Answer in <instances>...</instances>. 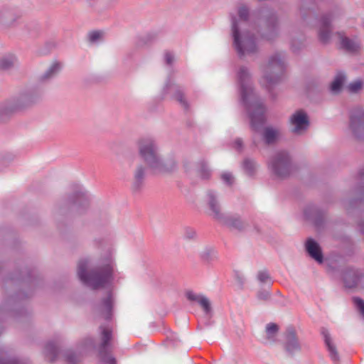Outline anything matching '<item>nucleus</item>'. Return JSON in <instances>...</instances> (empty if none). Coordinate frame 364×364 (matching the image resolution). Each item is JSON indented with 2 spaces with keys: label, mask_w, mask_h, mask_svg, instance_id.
<instances>
[{
  "label": "nucleus",
  "mask_w": 364,
  "mask_h": 364,
  "mask_svg": "<svg viewBox=\"0 0 364 364\" xmlns=\"http://www.w3.org/2000/svg\"><path fill=\"white\" fill-rule=\"evenodd\" d=\"M200 172L201 176L204 178H208L210 174L207 165L204 162L200 164Z\"/></svg>",
  "instance_id": "58836bf2"
},
{
  "label": "nucleus",
  "mask_w": 364,
  "mask_h": 364,
  "mask_svg": "<svg viewBox=\"0 0 364 364\" xmlns=\"http://www.w3.org/2000/svg\"><path fill=\"white\" fill-rule=\"evenodd\" d=\"M240 18L242 21H247L249 16L248 9L244 6H240L238 9Z\"/></svg>",
  "instance_id": "4c0bfd02"
},
{
  "label": "nucleus",
  "mask_w": 364,
  "mask_h": 364,
  "mask_svg": "<svg viewBox=\"0 0 364 364\" xmlns=\"http://www.w3.org/2000/svg\"><path fill=\"white\" fill-rule=\"evenodd\" d=\"M361 200H364V194H363V196H362V198H360Z\"/></svg>",
  "instance_id": "3c124183"
},
{
  "label": "nucleus",
  "mask_w": 364,
  "mask_h": 364,
  "mask_svg": "<svg viewBox=\"0 0 364 364\" xmlns=\"http://www.w3.org/2000/svg\"><path fill=\"white\" fill-rule=\"evenodd\" d=\"M360 175L361 176H364V172H363V171H360Z\"/></svg>",
  "instance_id": "8fccbe9b"
},
{
  "label": "nucleus",
  "mask_w": 364,
  "mask_h": 364,
  "mask_svg": "<svg viewBox=\"0 0 364 364\" xmlns=\"http://www.w3.org/2000/svg\"><path fill=\"white\" fill-rule=\"evenodd\" d=\"M278 326L274 323H268L266 326L267 333L270 336H274L278 331Z\"/></svg>",
  "instance_id": "c9c22d12"
},
{
  "label": "nucleus",
  "mask_w": 364,
  "mask_h": 364,
  "mask_svg": "<svg viewBox=\"0 0 364 364\" xmlns=\"http://www.w3.org/2000/svg\"><path fill=\"white\" fill-rule=\"evenodd\" d=\"M306 250L309 255L317 262L322 263L323 254L319 245L313 239L309 238L306 242Z\"/></svg>",
  "instance_id": "4468645a"
},
{
  "label": "nucleus",
  "mask_w": 364,
  "mask_h": 364,
  "mask_svg": "<svg viewBox=\"0 0 364 364\" xmlns=\"http://www.w3.org/2000/svg\"><path fill=\"white\" fill-rule=\"evenodd\" d=\"M236 149L240 150L242 146V141L240 139H237L235 141Z\"/></svg>",
  "instance_id": "a18cd8bd"
},
{
  "label": "nucleus",
  "mask_w": 364,
  "mask_h": 364,
  "mask_svg": "<svg viewBox=\"0 0 364 364\" xmlns=\"http://www.w3.org/2000/svg\"><path fill=\"white\" fill-rule=\"evenodd\" d=\"M350 127L357 138L364 134V112L360 108L352 110L350 116Z\"/></svg>",
  "instance_id": "9d476101"
},
{
  "label": "nucleus",
  "mask_w": 364,
  "mask_h": 364,
  "mask_svg": "<svg viewBox=\"0 0 364 364\" xmlns=\"http://www.w3.org/2000/svg\"><path fill=\"white\" fill-rule=\"evenodd\" d=\"M113 296L111 292H109L107 296L102 299L100 306V311L101 314L105 319H110L112 315L113 309Z\"/></svg>",
  "instance_id": "2eb2a0df"
},
{
  "label": "nucleus",
  "mask_w": 364,
  "mask_h": 364,
  "mask_svg": "<svg viewBox=\"0 0 364 364\" xmlns=\"http://www.w3.org/2000/svg\"><path fill=\"white\" fill-rule=\"evenodd\" d=\"M101 343L99 346V356L102 360L107 364H116L115 359L108 353L109 341L112 339V331L107 327H100Z\"/></svg>",
  "instance_id": "6e6552de"
},
{
  "label": "nucleus",
  "mask_w": 364,
  "mask_h": 364,
  "mask_svg": "<svg viewBox=\"0 0 364 364\" xmlns=\"http://www.w3.org/2000/svg\"><path fill=\"white\" fill-rule=\"evenodd\" d=\"M237 75L242 100L249 113L251 126L253 129L257 131L264 122V106L253 90L247 69L241 67Z\"/></svg>",
  "instance_id": "f257e3e1"
},
{
  "label": "nucleus",
  "mask_w": 364,
  "mask_h": 364,
  "mask_svg": "<svg viewBox=\"0 0 364 364\" xmlns=\"http://www.w3.org/2000/svg\"><path fill=\"white\" fill-rule=\"evenodd\" d=\"M344 80L345 76L341 73L338 74L331 85V90L333 92H338L341 90Z\"/></svg>",
  "instance_id": "393cba45"
},
{
  "label": "nucleus",
  "mask_w": 364,
  "mask_h": 364,
  "mask_svg": "<svg viewBox=\"0 0 364 364\" xmlns=\"http://www.w3.org/2000/svg\"><path fill=\"white\" fill-rule=\"evenodd\" d=\"M285 350L289 354H294L301 349L300 343L296 337V331L293 328H289L287 330L285 336Z\"/></svg>",
  "instance_id": "f8f14e48"
},
{
  "label": "nucleus",
  "mask_w": 364,
  "mask_h": 364,
  "mask_svg": "<svg viewBox=\"0 0 364 364\" xmlns=\"http://www.w3.org/2000/svg\"><path fill=\"white\" fill-rule=\"evenodd\" d=\"M289 122L291 127V132L295 134H301L307 129L309 125L308 117L303 110L295 112L291 116Z\"/></svg>",
  "instance_id": "1a4fd4ad"
},
{
  "label": "nucleus",
  "mask_w": 364,
  "mask_h": 364,
  "mask_svg": "<svg viewBox=\"0 0 364 364\" xmlns=\"http://www.w3.org/2000/svg\"><path fill=\"white\" fill-rule=\"evenodd\" d=\"M257 279L261 283L269 284L272 282L269 277V274L266 270L259 271L257 274Z\"/></svg>",
  "instance_id": "473e14b6"
},
{
  "label": "nucleus",
  "mask_w": 364,
  "mask_h": 364,
  "mask_svg": "<svg viewBox=\"0 0 364 364\" xmlns=\"http://www.w3.org/2000/svg\"><path fill=\"white\" fill-rule=\"evenodd\" d=\"M337 36L341 41V47L346 50L350 53H355L360 50V43L358 41L350 39L341 33H338Z\"/></svg>",
  "instance_id": "dca6fc26"
},
{
  "label": "nucleus",
  "mask_w": 364,
  "mask_h": 364,
  "mask_svg": "<svg viewBox=\"0 0 364 364\" xmlns=\"http://www.w3.org/2000/svg\"><path fill=\"white\" fill-rule=\"evenodd\" d=\"M363 87V82L357 80L349 84L348 89L350 92L355 93L360 90Z\"/></svg>",
  "instance_id": "2f4dec72"
},
{
  "label": "nucleus",
  "mask_w": 364,
  "mask_h": 364,
  "mask_svg": "<svg viewBox=\"0 0 364 364\" xmlns=\"http://www.w3.org/2000/svg\"><path fill=\"white\" fill-rule=\"evenodd\" d=\"M291 49L294 52H296L297 50V49L294 47V44H291Z\"/></svg>",
  "instance_id": "de8ad7c7"
},
{
  "label": "nucleus",
  "mask_w": 364,
  "mask_h": 364,
  "mask_svg": "<svg viewBox=\"0 0 364 364\" xmlns=\"http://www.w3.org/2000/svg\"><path fill=\"white\" fill-rule=\"evenodd\" d=\"M279 134L278 129L268 127L264 129L263 138L266 144H270L276 141Z\"/></svg>",
  "instance_id": "aec40b11"
},
{
  "label": "nucleus",
  "mask_w": 364,
  "mask_h": 364,
  "mask_svg": "<svg viewBox=\"0 0 364 364\" xmlns=\"http://www.w3.org/2000/svg\"><path fill=\"white\" fill-rule=\"evenodd\" d=\"M70 203L79 207L85 208L89 205V197L86 193L78 191L69 198Z\"/></svg>",
  "instance_id": "a211bd4d"
},
{
  "label": "nucleus",
  "mask_w": 364,
  "mask_h": 364,
  "mask_svg": "<svg viewBox=\"0 0 364 364\" xmlns=\"http://www.w3.org/2000/svg\"><path fill=\"white\" fill-rule=\"evenodd\" d=\"M201 258L203 262L209 264L212 262L216 257L213 251L206 250L202 253Z\"/></svg>",
  "instance_id": "c756f323"
},
{
  "label": "nucleus",
  "mask_w": 364,
  "mask_h": 364,
  "mask_svg": "<svg viewBox=\"0 0 364 364\" xmlns=\"http://www.w3.org/2000/svg\"><path fill=\"white\" fill-rule=\"evenodd\" d=\"M232 31L235 47L240 55L254 53L257 50L255 38L247 34L240 33L239 26L235 17L232 18Z\"/></svg>",
  "instance_id": "39448f33"
},
{
  "label": "nucleus",
  "mask_w": 364,
  "mask_h": 364,
  "mask_svg": "<svg viewBox=\"0 0 364 364\" xmlns=\"http://www.w3.org/2000/svg\"><path fill=\"white\" fill-rule=\"evenodd\" d=\"M356 282H357V278H356V277H355V278L353 279V285H354V284H356Z\"/></svg>",
  "instance_id": "09e8293b"
},
{
  "label": "nucleus",
  "mask_w": 364,
  "mask_h": 364,
  "mask_svg": "<svg viewBox=\"0 0 364 364\" xmlns=\"http://www.w3.org/2000/svg\"><path fill=\"white\" fill-rule=\"evenodd\" d=\"M331 20L332 14H326L323 16L318 21V38L323 43H328L330 39L332 31L331 25Z\"/></svg>",
  "instance_id": "9b49d317"
},
{
  "label": "nucleus",
  "mask_w": 364,
  "mask_h": 364,
  "mask_svg": "<svg viewBox=\"0 0 364 364\" xmlns=\"http://www.w3.org/2000/svg\"><path fill=\"white\" fill-rule=\"evenodd\" d=\"M198 304L201 306L205 314H210L211 312V306L208 298L203 296Z\"/></svg>",
  "instance_id": "c85d7f7f"
},
{
  "label": "nucleus",
  "mask_w": 364,
  "mask_h": 364,
  "mask_svg": "<svg viewBox=\"0 0 364 364\" xmlns=\"http://www.w3.org/2000/svg\"><path fill=\"white\" fill-rule=\"evenodd\" d=\"M140 156L146 161L154 174L170 173L176 169V164L173 160L163 161L158 154V147L151 137H143L138 141Z\"/></svg>",
  "instance_id": "7ed1b4c3"
},
{
  "label": "nucleus",
  "mask_w": 364,
  "mask_h": 364,
  "mask_svg": "<svg viewBox=\"0 0 364 364\" xmlns=\"http://www.w3.org/2000/svg\"><path fill=\"white\" fill-rule=\"evenodd\" d=\"M62 67V63L57 60L53 62L47 70V80L56 76L60 72Z\"/></svg>",
  "instance_id": "5701e85b"
},
{
  "label": "nucleus",
  "mask_w": 364,
  "mask_h": 364,
  "mask_svg": "<svg viewBox=\"0 0 364 364\" xmlns=\"http://www.w3.org/2000/svg\"><path fill=\"white\" fill-rule=\"evenodd\" d=\"M89 261L80 259L77 264V275L82 282L92 289L104 287L112 279L114 264L110 256L102 259L100 263L87 272Z\"/></svg>",
  "instance_id": "f03ea898"
},
{
  "label": "nucleus",
  "mask_w": 364,
  "mask_h": 364,
  "mask_svg": "<svg viewBox=\"0 0 364 364\" xmlns=\"http://www.w3.org/2000/svg\"><path fill=\"white\" fill-rule=\"evenodd\" d=\"M321 332L323 336L324 343H325V345H326L327 350L329 353L331 359L332 360V361L333 363L338 364L339 363V360H340L339 355L337 351L336 346L333 343V341L331 338V336H330L328 331L326 328H323L321 329Z\"/></svg>",
  "instance_id": "ddd939ff"
},
{
  "label": "nucleus",
  "mask_w": 364,
  "mask_h": 364,
  "mask_svg": "<svg viewBox=\"0 0 364 364\" xmlns=\"http://www.w3.org/2000/svg\"><path fill=\"white\" fill-rule=\"evenodd\" d=\"M14 62L15 59L11 56L4 58L0 60V68L8 69L14 65Z\"/></svg>",
  "instance_id": "7c9ffc66"
},
{
  "label": "nucleus",
  "mask_w": 364,
  "mask_h": 364,
  "mask_svg": "<svg viewBox=\"0 0 364 364\" xmlns=\"http://www.w3.org/2000/svg\"><path fill=\"white\" fill-rule=\"evenodd\" d=\"M360 230L364 235V221L359 223Z\"/></svg>",
  "instance_id": "49530a36"
},
{
  "label": "nucleus",
  "mask_w": 364,
  "mask_h": 364,
  "mask_svg": "<svg viewBox=\"0 0 364 364\" xmlns=\"http://www.w3.org/2000/svg\"><path fill=\"white\" fill-rule=\"evenodd\" d=\"M183 236L188 240H193L196 237V232L193 228L187 227L184 229Z\"/></svg>",
  "instance_id": "f704fd0d"
},
{
  "label": "nucleus",
  "mask_w": 364,
  "mask_h": 364,
  "mask_svg": "<svg viewBox=\"0 0 364 364\" xmlns=\"http://www.w3.org/2000/svg\"><path fill=\"white\" fill-rule=\"evenodd\" d=\"M319 211L315 208H306L304 211V215L307 219L314 220L316 225H319V222L317 220L315 217L318 215Z\"/></svg>",
  "instance_id": "cd10ccee"
},
{
  "label": "nucleus",
  "mask_w": 364,
  "mask_h": 364,
  "mask_svg": "<svg viewBox=\"0 0 364 364\" xmlns=\"http://www.w3.org/2000/svg\"><path fill=\"white\" fill-rule=\"evenodd\" d=\"M174 98L186 111L189 110V104L185 97L184 92L178 87L175 88Z\"/></svg>",
  "instance_id": "4be33fe9"
},
{
  "label": "nucleus",
  "mask_w": 364,
  "mask_h": 364,
  "mask_svg": "<svg viewBox=\"0 0 364 364\" xmlns=\"http://www.w3.org/2000/svg\"><path fill=\"white\" fill-rule=\"evenodd\" d=\"M205 202L210 211V215L218 223L224 221L225 213L223 212L218 195L214 191H207Z\"/></svg>",
  "instance_id": "0eeeda50"
},
{
  "label": "nucleus",
  "mask_w": 364,
  "mask_h": 364,
  "mask_svg": "<svg viewBox=\"0 0 364 364\" xmlns=\"http://www.w3.org/2000/svg\"><path fill=\"white\" fill-rule=\"evenodd\" d=\"M221 177L222 179L228 185H231L233 183V176L230 173H224Z\"/></svg>",
  "instance_id": "a19ab883"
},
{
  "label": "nucleus",
  "mask_w": 364,
  "mask_h": 364,
  "mask_svg": "<svg viewBox=\"0 0 364 364\" xmlns=\"http://www.w3.org/2000/svg\"><path fill=\"white\" fill-rule=\"evenodd\" d=\"M242 166L245 173L250 176H253L257 171V164L255 161L250 159L244 160Z\"/></svg>",
  "instance_id": "b1692460"
},
{
  "label": "nucleus",
  "mask_w": 364,
  "mask_h": 364,
  "mask_svg": "<svg viewBox=\"0 0 364 364\" xmlns=\"http://www.w3.org/2000/svg\"><path fill=\"white\" fill-rule=\"evenodd\" d=\"M220 224L228 226L230 228L235 230H242L245 227V223L239 216L225 215L224 221H220Z\"/></svg>",
  "instance_id": "f3484780"
},
{
  "label": "nucleus",
  "mask_w": 364,
  "mask_h": 364,
  "mask_svg": "<svg viewBox=\"0 0 364 364\" xmlns=\"http://www.w3.org/2000/svg\"><path fill=\"white\" fill-rule=\"evenodd\" d=\"M65 360L70 364H77L81 360V354L69 350L65 354Z\"/></svg>",
  "instance_id": "bb28decb"
},
{
  "label": "nucleus",
  "mask_w": 364,
  "mask_h": 364,
  "mask_svg": "<svg viewBox=\"0 0 364 364\" xmlns=\"http://www.w3.org/2000/svg\"><path fill=\"white\" fill-rule=\"evenodd\" d=\"M353 302L363 318H364V301L358 297H355L353 298Z\"/></svg>",
  "instance_id": "72a5a7b5"
},
{
  "label": "nucleus",
  "mask_w": 364,
  "mask_h": 364,
  "mask_svg": "<svg viewBox=\"0 0 364 364\" xmlns=\"http://www.w3.org/2000/svg\"><path fill=\"white\" fill-rule=\"evenodd\" d=\"M203 296L196 294L193 291H188L186 293V297L188 300L196 301L198 303H199L200 299H201Z\"/></svg>",
  "instance_id": "ea45409f"
},
{
  "label": "nucleus",
  "mask_w": 364,
  "mask_h": 364,
  "mask_svg": "<svg viewBox=\"0 0 364 364\" xmlns=\"http://www.w3.org/2000/svg\"><path fill=\"white\" fill-rule=\"evenodd\" d=\"M285 65L281 53L272 55L264 69L263 82L268 90L276 85L282 78L284 72Z\"/></svg>",
  "instance_id": "20e7f679"
},
{
  "label": "nucleus",
  "mask_w": 364,
  "mask_h": 364,
  "mask_svg": "<svg viewBox=\"0 0 364 364\" xmlns=\"http://www.w3.org/2000/svg\"><path fill=\"white\" fill-rule=\"evenodd\" d=\"M102 36V33L99 31H92L89 33V41L90 43H95Z\"/></svg>",
  "instance_id": "e433bc0d"
},
{
  "label": "nucleus",
  "mask_w": 364,
  "mask_h": 364,
  "mask_svg": "<svg viewBox=\"0 0 364 364\" xmlns=\"http://www.w3.org/2000/svg\"><path fill=\"white\" fill-rule=\"evenodd\" d=\"M257 297L260 300L267 301L270 297V294L267 291H262L258 293Z\"/></svg>",
  "instance_id": "79ce46f5"
},
{
  "label": "nucleus",
  "mask_w": 364,
  "mask_h": 364,
  "mask_svg": "<svg viewBox=\"0 0 364 364\" xmlns=\"http://www.w3.org/2000/svg\"><path fill=\"white\" fill-rule=\"evenodd\" d=\"M275 21H276V18L274 15L269 16V19L267 20L268 23L271 24V26L272 28H274V26H275Z\"/></svg>",
  "instance_id": "c03bdc74"
},
{
  "label": "nucleus",
  "mask_w": 364,
  "mask_h": 364,
  "mask_svg": "<svg viewBox=\"0 0 364 364\" xmlns=\"http://www.w3.org/2000/svg\"><path fill=\"white\" fill-rule=\"evenodd\" d=\"M145 175V168L141 165L139 166L134 175V181L132 188L134 191H139L143 185V181Z\"/></svg>",
  "instance_id": "6ab92c4d"
},
{
  "label": "nucleus",
  "mask_w": 364,
  "mask_h": 364,
  "mask_svg": "<svg viewBox=\"0 0 364 364\" xmlns=\"http://www.w3.org/2000/svg\"><path fill=\"white\" fill-rule=\"evenodd\" d=\"M47 358L49 357L51 361H53L58 356L59 353V348L58 347L52 343H47Z\"/></svg>",
  "instance_id": "a878e982"
},
{
  "label": "nucleus",
  "mask_w": 364,
  "mask_h": 364,
  "mask_svg": "<svg viewBox=\"0 0 364 364\" xmlns=\"http://www.w3.org/2000/svg\"><path fill=\"white\" fill-rule=\"evenodd\" d=\"M95 348V341L92 337L85 338L77 345V350L80 352V353L90 349H94Z\"/></svg>",
  "instance_id": "412c9836"
},
{
  "label": "nucleus",
  "mask_w": 364,
  "mask_h": 364,
  "mask_svg": "<svg viewBox=\"0 0 364 364\" xmlns=\"http://www.w3.org/2000/svg\"><path fill=\"white\" fill-rule=\"evenodd\" d=\"M165 60L167 64L171 65L173 61V55L169 51L166 52Z\"/></svg>",
  "instance_id": "37998d69"
},
{
  "label": "nucleus",
  "mask_w": 364,
  "mask_h": 364,
  "mask_svg": "<svg viewBox=\"0 0 364 364\" xmlns=\"http://www.w3.org/2000/svg\"><path fill=\"white\" fill-rule=\"evenodd\" d=\"M269 166L274 173L279 177L288 176L293 170L291 158L286 151H278L271 159Z\"/></svg>",
  "instance_id": "423d86ee"
}]
</instances>
